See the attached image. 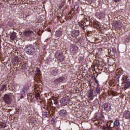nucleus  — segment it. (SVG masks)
Masks as SVG:
<instances>
[{
    "label": "nucleus",
    "instance_id": "1",
    "mask_svg": "<svg viewBox=\"0 0 130 130\" xmlns=\"http://www.w3.org/2000/svg\"><path fill=\"white\" fill-rule=\"evenodd\" d=\"M25 50L29 55H33L35 53V47L32 45H27L25 47Z\"/></svg>",
    "mask_w": 130,
    "mask_h": 130
},
{
    "label": "nucleus",
    "instance_id": "2",
    "mask_svg": "<svg viewBox=\"0 0 130 130\" xmlns=\"http://www.w3.org/2000/svg\"><path fill=\"white\" fill-rule=\"evenodd\" d=\"M79 50V47L76 44H72L70 46V51L71 53L73 54V55H76L77 53H78V51Z\"/></svg>",
    "mask_w": 130,
    "mask_h": 130
},
{
    "label": "nucleus",
    "instance_id": "3",
    "mask_svg": "<svg viewBox=\"0 0 130 130\" xmlns=\"http://www.w3.org/2000/svg\"><path fill=\"white\" fill-rule=\"evenodd\" d=\"M62 54V52L58 51H57L55 52V55L57 60H59V61H63V60H64V56Z\"/></svg>",
    "mask_w": 130,
    "mask_h": 130
},
{
    "label": "nucleus",
    "instance_id": "4",
    "mask_svg": "<svg viewBox=\"0 0 130 130\" xmlns=\"http://www.w3.org/2000/svg\"><path fill=\"white\" fill-rule=\"evenodd\" d=\"M4 102H5L6 104H11L12 103V101H13L12 98H11V96L8 94L4 95Z\"/></svg>",
    "mask_w": 130,
    "mask_h": 130
},
{
    "label": "nucleus",
    "instance_id": "5",
    "mask_svg": "<svg viewBox=\"0 0 130 130\" xmlns=\"http://www.w3.org/2000/svg\"><path fill=\"white\" fill-rule=\"evenodd\" d=\"M115 126L113 125V123L111 122H108L107 125L104 126V130H112L113 128H114Z\"/></svg>",
    "mask_w": 130,
    "mask_h": 130
},
{
    "label": "nucleus",
    "instance_id": "6",
    "mask_svg": "<svg viewBox=\"0 0 130 130\" xmlns=\"http://www.w3.org/2000/svg\"><path fill=\"white\" fill-rule=\"evenodd\" d=\"M60 102L62 106H66V105H68V104H69V103L70 102V99H69V97L68 96H65L61 100Z\"/></svg>",
    "mask_w": 130,
    "mask_h": 130
},
{
    "label": "nucleus",
    "instance_id": "7",
    "mask_svg": "<svg viewBox=\"0 0 130 130\" xmlns=\"http://www.w3.org/2000/svg\"><path fill=\"white\" fill-rule=\"evenodd\" d=\"M104 109L106 112H109L111 110V105L109 103H106L104 104Z\"/></svg>",
    "mask_w": 130,
    "mask_h": 130
},
{
    "label": "nucleus",
    "instance_id": "8",
    "mask_svg": "<svg viewBox=\"0 0 130 130\" xmlns=\"http://www.w3.org/2000/svg\"><path fill=\"white\" fill-rule=\"evenodd\" d=\"M8 90V82L5 83H1L0 84V92L3 91H7Z\"/></svg>",
    "mask_w": 130,
    "mask_h": 130
},
{
    "label": "nucleus",
    "instance_id": "9",
    "mask_svg": "<svg viewBox=\"0 0 130 130\" xmlns=\"http://www.w3.org/2000/svg\"><path fill=\"white\" fill-rule=\"evenodd\" d=\"M23 35L25 36V37H32V36L34 35V31L31 30L25 31L23 32Z\"/></svg>",
    "mask_w": 130,
    "mask_h": 130
},
{
    "label": "nucleus",
    "instance_id": "10",
    "mask_svg": "<svg viewBox=\"0 0 130 130\" xmlns=\"http://www.w3.org/2000/svg\"><path fill=\"white\" fill-rule=\"evenodd\" d=\"M119 124H120V123L119 122V119H118V118H116L114 122V126H115V129L120 130V128H118V126H119Z\"/></svg>",
    "mask_w": 130,
    "mask_h": 130
},
{
    "label": "nucleus",
    "instance_id": "11",
    "mask_svg": "<svg viewBox=\"0 0 130 130\" xmlns=\"http://www.w3.org/2000/svg\"><path fill=\"white\" fill-rule=\"evenodd\" d=\"M80 35V30H73L71 33L72 37H76V36H79Z\"/></svg>",
    "mask_w": 130,
    "mask_h": 130
},
{
    "label": "nucleus",
    "instance_id": "12",
    "mask_svg": "<svg viewBox=\"0 0 130 130\" xmlns=\"http://www.w3.org/2000/svg\"><path fill=\"white\" fill-rule=\"evenodd\" d=\"M59 115L62 116V117H66L68 115V112L66 110H61L59 112Z\"/></svg>",
    "mask_w": 130,
    "mask_h": 130
},
{
    "label": "nucleus",
    "instance_id": "13",
    "mask_svg": "<svg viewBox=\"0 0 130 130\" xmlns=\"http://www.w3.org/2000/svg\"><path fill=\"white\" fill-rule=\"evenodd\" d=\"M64 80H66V78H64L63 77H59L58 78H56V79H55L54 82L56 84H58V83L63 82V81H64Z\"/></svg>",
    "mask_w": 130,
    "mask_h": 130
},
{
    "label": "nucleus",
    "instance_id": "14",
    "mask_svg": "<svg viewBox=\"0 0 130 130\" xmlns=\"http://www.w3.org/2000/svg\"><path fill=\"white\" fill-rule=\"evenodd\" d=\"M94 80H95V83L96 84H97V86H96V93H98V94H100L101 93V91H100V87H99V82L98 81V80H97V78H96L95 77H94Z\"/></svg>",
    "mask_w": 130,
    "mask_h": 130
},
{
    "label": "nucleus",
    "instance_id": "15",
    "mask_svg": "<svg viewBox=\"0 0 130 130\" xmlns=\"http://www.w3.org/2000/svg\"><path fill=\"white\" fill-rule=\"evenodd\" d=\"M88 99L89 100H93L94 99V93L93 90H89L88 91Z\"/></svg>",
    "mask_w": 130,
    "mask_h": 130
},
{
    "label": "nucleus",
    "instance_id": "16",
    "mask_svg": "<svg viewBox=\"0 0 130 130\" xmlns=\"http://www.w3.org/2000/svg\"><path fill=\"white\" fill-rule=\"evenodd\" d=\"M123 117L127 119H129L130 118V112L129 111H125L123 112Z\"/></svg>",
    "mask_w": 130,
    "mask_h": 130
},
{
    "label": "nucleus",
    "instance_id": "17",
    "mask_svg": "<svg viewBox=\"0 0 130 130\" xmlns=\"http://www.w3.org/2000/svg\"><path fill=\"white\" fill-rule=\"evenodd\" d=\"M50 74L52 76H55L58 74V70L56 69H54L51 71Z\"/></svg>",
    "mask_w": 130,
    "mask_h": 130
},
{
    "label": "nucleus",
    "instance_id": "18",
    "mask_svg": "<svg viewBox=\"0 0 130 130\" xmlns=\"http://www.w3.org/2000/svg\"><path fill=\"white\" fill-rule=\"evenodd\" d=\"M10 38L11 40H15L17 38V33L13 31L10 35Z\"/></svg>",
    "mask_w": 130,
    "mask_h": 130
},
{
    "label": "nucleus",
    "instance_id": "19",
    "mask_svg": "<svg viewBox=\"0 0 130 130\" xmlns=\"http://www.w3.org/2000/svg\"><path fill=\"white\" fill-rule=\"evenodd\" d=\"M78 25L83 31H86V28L85 27H86V26H85V24L84 23L82 24L81 23V22H78Z\"/></svg>",
    "mask_w": 130,
    "mask_h": 130
},
{
    "label": "nucleus",
    "instance_id": "20",
    "mask_svg": "<svg viewBox=\"0 0 130 130\" xmlns=\"http://www.w3.org/2000/svg\"><path fill=\"white\" fill-rule=\"evenodd\" d=\"M122 81H123V84H126V83L129 82V81H128V80L127 79V77L126 76H123L122 78Z\"/></svg>",
    "mask_w": 130,
    "mask_h": 130
},
{
    "label": "nucleus",
    "instance_id": "21",
    "mask_svg": "<svg viewBox=\"0 0 130 130\" xmlns=\"http://www.w3.org/2000/svg\"><path fill=\"white\" fill-rule=\"evenodd\" d=\"M43 117H49L50 115H49V112H44L43 113Z\"/></svg>",
    "mask_w": 130,
    "mask_h": 130
},
{
    "label": "nucleus",
    "instance_id": "22",
    "mask_svg": "<svg viewBox=\"0 0 130 130\" xmlns=\"http://www.w3.org/2000/svg\"><path fill=\"white\" fill-rule=\"evenodd\" d=\"M55 35L57 37H61V35H62V34H61V31L60 30H58L56 31Z\"/></svg>",
    "mask_w": 130,
    "mask_h": 130
},
{
    "label": "nucleus",
    "instance_id": "23",
    "mask_svg": "<svg viewBox=\"0 0 130 130\" xmlns=\"http://www.w3.org/2000/svg\"><path fill=\"white\" fill-rule=\"evenodd\" d=\"M111 54L112 55H114L115 54H116V48H112V50L110 52Z\"/></svg>",
    "mask_w": 130,
    "mask_h": 130
},
{
    "label": "nucleus",
    "instance_id": "24",
    "mask_svg": "<svg viewBox=\"0 0 130 130\" xmlns=\"http://www.w3.org/2000/svg\"><path fill=\"white\" fill-rule=\"evenodd\" d=\"M130 87V81L128 82L127 83H126L124 85V88L125 90H126V89H128Z\"/></svg>",
    "mask_w": 130,
    "mask_h": 130
},
{
    "label": "nucleus",
    "instance_id": "25",
    "mask_svg": "<svg viewBox=\"0 0 130 130\" xmlns=\"http://www.w3.org/2000/svg\"><path fill=\"white\" fill-rule=\"evenodd\" d=\"M40 69L39 68H36V71L35 72V75H40Z\"/></svg>",
    "mask_w": 130,
    "mask_h": 130
},
{
    "label": "nucleus",
    "instance_id": "26",
    "mask_svg": "<svg viewBox=\"0 0 130 130\" xmlns=\"http://www.w3.org/2000/svg\"><path fill=\"white\" fill-rule=\"evenodd\" d=\"M56 121H57V120H56V118L55 117H53L52 120H51V123H52V124H54V123H55Z\"/></svg>",
    "mask_w": 130,
    "mask_h": 130
},
{
    "label": "nucleus",
    "instance_id": "27",
    "mask_svg": "<svg viewBox=\"0 0 130 130\" xmlns=\"http://www.w3.org/2000/svg\"><path fill=\"white\" fill-rule=\"evenodd\" d=\"M79 63H82L84 60V57L83 56H79L78 58Z\"/></svg>",
    "mask_w": 130,
    "mask_h": 130
},
{
    "label": "nucleus",
    "instance_id": "28",
    "mask_svg": "<svg viewBox=\"0 0 130 130\" xmlns=\"http://www.w3.org/2000/svg\"><path fill=\"white\" fill-rule=\"evenodd\" d=\"M83 23L85 27H88V26H90L91 21H87L86 22H84Z\"/></svg>",
    "mask_w": 130,
    "mask_h": 130
},
{
    "label": "nucleus",
    "instance_id": "29",
    "mask_svg": "<svg viewBox=\"0 0 130 130\" xmlns=\"http://www.w3.org/2000/svg\"><path fill=\"white\" fill-rule=\"evenodd\" d=\"M53 101L55 105H57V103L58 102V100L56 98L53 99Z\"/></svg>",
    "mask_w": 130,
    "mask_h": 130
},
{
    "label": "nucleus",
    "instance_id": "30",
    "mask_svg": "<svg viewBox=\"0 0 130 130\" xmlns=\"http://www.w3.org/2000/svg\"><path fill=\"white\" fill-rule=\"evenodd\" d=\"M35 98H36V99L38 100V98H39V97L40 96V94H39V92L36 93V94H35Z\"/></svg>",
    "mask_w": 130,
    "mask_h": 130
},
{
    "label": "nucleus",
    "instance_id": "31",
    "mask_svg": "<svg viewBox=\"0 0 130 130\" xmlns=\"http://www.w3.org/2000/svg\"><path fill=\"white\" fill-rule=\"evenodd\" d=\"M78 9H79V6L75 5L74 11H75L76 13H78Z\"/></svg>",
    "mask_w": 130,
    "mask_h": 130
},
{
    "label": "nucleus",
    "instance_id": "32",
    "mask_svg": "<svg viewBox=\"0 0 130 130\" xmlns=\"http://www.w3.org/2000/svg\"><path fill=\"white\" fill-rule=\"evenodd\" d=\"M15 62H18V61H19V57L18 56L15 57Z\"/></svg>",
    "mask_w": 130,
    "mask_h": 130
},
{
    "label": "nucleus",
    "instance_id": "33",
    "mask_svg": "<svg viewBox=\"0 0 130 130\" xmlns=\"http://www.w3.org/2000/svg\"><path fill=\"white\" fill-rule=\"evenodd\" d=\"M116 79H118V81H119V78H120V75H117L116 76Z\"/></svg>",
    "mask_w": 130,
    "mask_h": 130
},
{
    "label": "nucleus",
    "instance_id": "34",
    "mask_svg": "<svg viewBox=\"0 0 130 130\" xmlns=\"http://www.w3.org/2000/svg\"><path fill=\"white\" fill-rule=\"evenodd\" d=\"M113 2H114V3H119L121 2V0H113Z\"/></svg>",
    "mask_w": 130,
    "mask_h": 130
},
{
    "label": "nucleus",
    "instance_id": "35",
    "mask_svg": "<svg viewBox=\"0 0 130 130\" xmlns=\"http://www.w3.org/2000/svg\"><path fill=\"white\" fill-rule=\"evenodd\" d=\"M102 17H103L102 14V13L100 14L99 15V19H102Z\"/></svg>",
    "mask_w": 130,
    "mask_h": 130
},
{
    "label": "nucleus",
    "instance_id": "36",
    "mask_svg": "<svg viewBox=\"0 0 130 130\" xmlns=\"http://www.w3.org/2000/svg\"><path fill=\"white\" fill-rule=\"evenodd\" d=\"M49 103H50V105L51 106V105H53V103L52 101L50 100Z\"/></svg>",
    "mask_w": 130,
    "mask_h": 130
},
{
    "label": "nucleus",
    "instance_id": "37",
    "mask_svg": "<svg viewBox=\"0 0 130 130\" xmlns=\"http://www.w3.org/2000/svg\"><path fill=\"white\" fill-rule=\"evenodd\" d=\"M24 98V95H22L20 96V99H23Z\"/></svg>",
    "mask_w": 130,
    "mask_h": 130
},
{
    "label": "nucleus",
    "instance_id": "38",
    "mask_svg": "<svg viewBox=\"0 0 130 130\" xmlns=\"http://www.w3.org/2000/svg\"><path fill=\"white\" fill-rule=\"evenodd\" d=\"M85 1H86L88 3H91V2H92V0H85Z\"/></svg>",
    "mask_w": 130,
    "mask_h": 130
},
{
    "label": "nucleus",
    "instance_id": "39",
    "mask_svg": "<svg viewBox=\"0 0 130 130\" xmlns=\"http://www.w3.org/2000/svg\"><path fill=\"white\" fill-rule=\"evenodd\" d=\"M22 92H23V93H25V92H24V91H22Z\"/></svg>",
    "mask_w": 130,
    "mask_h": 130
}]
</instances>
